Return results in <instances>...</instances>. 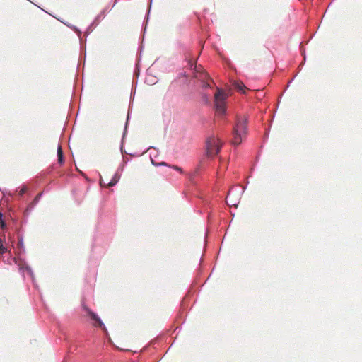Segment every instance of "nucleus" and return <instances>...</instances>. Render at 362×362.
Instances as JSON below:
<instances>
[{"label":"nucleus","instance_id":"15","mask_svg":"<svg viewBox=\"0 0 362 362\" xmlns=\"http://www.w3.org/2000/svg\"><path fill=\"white\" fill-rule=\"evenodd\" d=\"M25 269H26L27 271H28L29 272H30V267H25Z\"/></svg>","mask_w":362,"mask_h":362},{"label":"nucleus","instance_id":"7","mask_svg":"<svg viewBox=\"0 0 362 362\" xmlns=\"http://www.w3.org/2000/svg\"><path fill=\"white\" fill-rule=\"evenodd\" d=\"M234 88L238 91L245 93L247 89L246 86L241 81H235L233 83Z\"/></svg>","mask_w":362,"mask_h":362},{"label":"nucleus","instance_id":"1","mask_svg":"<svg viewBox=\"0 0 362 362\" xmlns=\"http://www.w3.org/2000/svg\"><path fill=\"white\" fill-rule=\"evenodd\" d=\"M247 134V119L245 117H239L237 118L235 125L233 128L232 144L233 145H239L242 141L246 137Z\"/></svg>","mask_w":362,"mask_h":362},{"label":"nucleus","instance_id":"2","mask_svg":"<svg viewBox=\"0 0 362 362\" xmlns=\"http://www.w3.org/2000/svg\"><path fill=\"white\" fill-rule=\"evenodd\" d=\"M223 142L216 136H210L206 141V152L208 156H214L217 155L223 145Z\"/></svg>","mask_w":362,"mask_h":362},{"label":"nucleus","instance_id":"6","mask_svg":"<svg viewBox=\"0 0 362 362\" xmlns=\"http://www.w3.org/2000/svg\"><path fill=\"white\" fill-rule=\"evenodd\" d=\"M86 310L89 316L91 317V319L95 322V324L94 325L95 326L102 327L104 325L103 322L100 320V319L98 317V315L95 313H94L87 308H86Z\"/></svg>","mask_w":362,"mask_h":362},{"label":"nucleus","instance_id":"4","mask_svg":"<svg viewBox=\"0 0 362 362\" xmlns=\"http://www.w3.org/2000/svg\"><path fill=\"white\" fill-rule=\"evenodd\" d=\"M240 194L238 192L230 190L226 198V202L229 206L237 207L240 202Z\"/></svg>","mask_w":362,"mask_h":362},{"label":"nucleus","instance_id":"3","mask_svg":"<svg viewBox=\"0 0 362 362\" xmlns=\"http://www.w3.org/2000/svg\"><path fill=\"white\" fill-rule=\"evenodd\" d=\"M226 95L220 89H218L217 93L214 95L216 111L220 115H223L226 112Z\"/></svg>","mask_w":362,"mask_h":362},{"label":"nucleus","instance_id":"11","mask_svg":"<svg viewBox=\"0 0 362 362\" xmlns=\"http://www.w3.org/2000/svg\"><path fill=\"white\" fill-rule=\"evenodd\" d=\"M28 190V188L27 187L25 186H23L22 188L20 189L19 192H18V194L20 196H22L23 194H25Z\"/></svg>","mask_w":362,"mask_h":362},{"label":"nucleus","instance_id":"13","mask_svg":"<svg viewBox=\"0 0 362 362\" xmlns=\"http://www.w3.org/2000/svg\"><path fill=\"white\" fill-rule=\"evenodd\" d=\"M202 86L206 88L209 86V84L208 82L203 81Z\"/></svg>","mask_w":362,"mask_h":362},{"label":"nucleus","instance_id":"8","mask_svg":"<svg viewBox=\"0 0 362 362\" xmlns=\"http://www.w3.org/2000/svg\"><path fill=\"white\" fill-rule=\"evenodd\" d=\"M57 156H58V161L60 164H62L64 163V157H63V151L62 148L60 145L57 147Z\"/></svg>","mask_w":362,"mask_h":362},{"label":"nucleus","instance_id":"12","mask_svg":"<svg viewBox=\"0 0 362 362\" xmlns=\"http://www.w3.org/2000/svg\"><path fill=\"white\" fill-rule=\"evenodd\" d=\"M170 167H171L173 169H174V170H177V171L180 172V173H183V171H182V168H180V167H179V166H177V165H172V166H170Z\"/></svg>","mask_w":362,"mask_h":362},{"label":"nucleus","instance_id":"9","mask_svg":"<svg viewBox=\"0 0 362 362\" xmlns=\"http://www.w3.org/2000/svg\"><path fill=\"white\" fill-rule=\"evenodd\" d=\"M42 194L40 193L38 194L35 197V199H33V201L32 202V203L30 204V207H33L40 200V197H41Z\"/></svg>","mask_w":362,"mask_h":362},{"label":"nucleus","instance_id":"5","mask_svg":"<svg viewBox=\"0 0 362 362\" xmlns=\"http://www.w3.org/2000/svg\"><path fill=\"white\" fill-rule=\"evenodd\" d=\"M119 178V175L115 173L110 182L106 183L103 179H100V184L102 187H112L118 182Z\"/></svg>","mask_w":362,"mask_h":362},{"label":"nucleus","instance_id":"14","mask_svg":"<svg viewBox=\"0 0 362 362\" xmlns=\"http://www.w3.org/2000/svg\"><path fill=\"white\" fill-rule=\"evenodd\" d=\"M204 78H209V77L208 74L206 73H205V74H204Z\"/></svg>","mask_w":362,"mask_h":362},{"label":"nucleus","instance_id":"10","mask_svg":"<svg viewBox=\"0 0 362 362\" xmlns=\"http://www.w3.org/2000/svg\"><path fill=\"white\" fill-rule=\"evenodd\" d=\"M6 252V248L3 245V242L0 238V254H4Z\"/></svg>","mask_w":362,"mask_h":362}]
</instances>
